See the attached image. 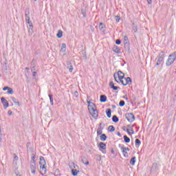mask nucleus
Here are the masks:
<instances>
[{
	"instance_id": "nucleus-1",
	"label": "nucleus",
	"mask_w": 176,
	"mask_h": 176,
	"mask_svg": "<svg viewBox=\"0 0 176 176\" xmlns=\"http://www.w3.org/2000/svg\"><path fill=\"white\" fill-rule=\"evenodd\" d=\"M176 60V51L173 52L172 54H170L168 57V59L166 63V67H170Z\"/></svg>"
},
{
	"instance_id": "nucleus-2",
	"label": "nucleus",
	"mask_w": 176,
	"mask_h": 176,
	"mask_svg": "<svg viewBox=\"0 0 176 176\" xmlns=\"http://www.w3.org/2000/svg\"><path fill=\"white\" fill-rule=\"evenodd\" d=\"M125 118L129 122V123H133L135 120V116L132 113H128L125 114Z\"/></svg>"
},
{
	"instance_id": "nucleus-3",
	"label": "nucleus",
	"mask_w": 176,
	"mask_h": 176,
	"mask_svg": "<svg viewBox=\"0 0 176 176\" xmlns=\"http://www.w3.org/2000/svg\"><path fill=\"white\" fill-rule=\"evenodd\" d=\"M124 49L130 52V42L129 41V37H127V36H124Z\"/></svg>"
},
{
	"instance_id": "nucleus-4",
	"label": "nucleus",
	"mask_w": 176,
	"mask_h": 176,
	"mask_svg": "<svg viewBox=\"0 0 176 176\" xmlns=\"http://www.w3.org/2000/svg\"><path fill=\"white\" fill-rule=\"evenodd\" d=\"M164 60V54H160L159 56L155 58L156 65H160L162 63Z\"/></svg>"
},
{
	"instance_id": "nucleus-5",
	"label": "nucleus",
	"mask_w": 176,
	"mask_h": 176,
	"mask_svg": "<svg viewBox=\"0 0 176 176\" xmlns=\"http://www.w3.org/2000/svg\"><path fill=\"white\" fill-rule=\"evenodd\" d=\"M99 149L102 152V153H107V151H105L107 149V144L102 142H100L99 144Z\"/></svg>"
},
{
	"instance_id": "nucleus-6",
	"label": "nucleus",
	"mask_w": 176,
	"mask_h": 176,
	"mask_svg": "<svg viewBox=\"0 0 176 176\" xmlns=\"http://www.w3.org/2000/svg\"><path fill=\"white\" fill-rule=\"evenodd\" d=\"M120 74H123V72H122V71H118V74L115 73L113 74L114 76V79L116 80V82H117V83H120V80H119V77L121 76Z\"/></svg>"
},
{
	"instance_id": "nucleus-7",
	"label": "nucleus",
	"mask_w": 176,
	"mask_h": 176,
	"mask_svg": "<svg viewBox=\"0 0 176 176\" xmlns=\"http://www.w3.org/2000/svg\"><path fill=\"white\" fill-rule=\"evenodd\" d=\"M1 100L2 104H3V107H4V109H6V108H8V107H9V102L3 97H2L1 98Z\"/></svg>"
},
{
	"instance_id": "nucleus-8",
	"label": "nucleus",
	"mask_w": 176,
	"mask_h": 176,
	"mask_svg": "<svg viewBox=\"0 0 176 176\" xmlns=\"http://www.w3.org/2000/svg\"><path fill=\"white\" fill-rule=\"evenodd\" d=\"M92 116V118H94V119H97V118H98V111H97L96 109H95L94 110V111H91L89 112Z\"/></svg>"
},
{
	"instance_id": "nucleus-9",
	"label": "nucleus",
	"mask_w": 176,
	"mask_h": 176,
	"mask_svg": "<svg viewBox=\"0 0 176 176\" xmlns=\"http://www.w3.org/2000/svg\"><path fill=\"white\" fill-rule=\"evenodd\" d=\"M30 168L32 174H35L36 171V163L30 164Z\"/></svg>"
},
{
	"instance_id": "nucleus-10",
	"label": "nucleus",
	"mask_w": 176,
	"mask_h": 176,
	"mask_svg": "<svg viewBox=\"0 0 176 176\" xmlns=\"http://www.w3.org/2000/svg\"><path fill=\"white\" fill-rule=\"evenodd\" d=\"M113 52H114L115 53H117V54H120L121 52H120V49H119V47H118V45H114L112 49Z\"/></svg>"
},
{
	"instance_id": "nucleus-11",
	"label": "nucleus",
	"mask_w": 176,
	"mask_h": 176,
	"mask_svg": "<svg viewBox=\"0 0 176 176\" xmlns=\"http://www.w3.org/2000/svg\"><path fill=\"white\" fill-rule=\"evenodd\" d=\"M99 30L102 31V32H105V24H104V23L101 22L99 23Z\"/></svg>"
},
{
	"instance_id": "nucleus-12",
	"label": "nucleus",
	"mask_w": 176,
	"mask_h": 176,
	"mask_svg": "<svg viewBox=\"0 0 176 176\" xmlns=\"http://www.w3.org/2000/svg\"><path fill=\"white\" fill-rule=\"evenodd\" d=\"M25 21L29 24L30 29H29V32H31V30L34 28V26L32 25V22L31 21V19H25Z\"/></svg>"
},
{
	"instance_id": "nucleus-13",
	"label": "nucleus",
	"mask_w": 176,
	"mask_h": 176,
	"mask_svg": "<svg viewBox=\"0 0 176 176\" xmlns=\"http://www.w3.org/2000/svg\"><path fill=\"white\" fill-rule=\"evenodd\" d=\"M67 68L69 69V72H72V71H74V66H72V63H71L69 61H67Z\"/></svg>"
},
{
	"instance_id": "nucleus-14",
	"label": "nucleus",
	"mask_w": 176,
	"mask_h": 176,
	"mask_svg": "<svg viewBox=\"0 0 176 176\" xmlns=\"http://www.w3.org/2000/svg\"><path fill=\"white\" fill-rule=\"evenodd\" d=\"M122 79H124V74L122 73V76H120L118 80H120V83H122V85H123V86H126V83H124V81L122 80Z\"/></svg>"
},
{
	"instance_id": "nucleus-15",
	"label": "nucleus",
	"mask_w": 176,
	"mask_h": 176,
	"mask_svg": "<svg viewBox=\"0 0 176 176\" xmlns=\"http://www.w3.org/2000/svg\"><path fill=\"white\" fill-rule=\"evenodd\" d=\"M109 86L113 90H118V89H120L119 87L115 86V84L112 81L109 82Z\"/></svg>"
},
{
	"instance_id": "nucleus-16",
	"label": "nucleus",
	"mask_w": 176,
	"mask_h": 176,
	"mask_svg": "<svg viewBox=\"0 0 176 176\" xmlns=\"http://www.w3.org/2000/svg\"><path fill=\"white\" fill-rule=\"evenodd\" d=\"M88 109L89 112H94V103H91V104H88Z\"/></svg>"
},
{
	"instance_id": "nucleus-17",
	"label": "nucleus",
	"mask_w": 176,
	"mask_h": 176,
	"mask_svg": "<svg viewBox=\"0 0 176 176\" xmlns=\"http://www.w3.org/2000/svg\"><path fill=\"white\" fill-rule=\"evenodd\" d=\"M25 20H29L30 18V9L27 8L25 12Z\"/></svg>"
},
{
	"instance_id": "nucleus-18",
	"label": "nucleus",
	"mask_w": 176,
	"mask_h": 176,
	"mask_svg": "<svg viewBox=\"0 0 176 176\" xmlns=\"http://www.w3.org/2000/svg\"><path fill=\"white\" fill-rule=\"evenodd\" d=\"M106 115L107 118H111V116H112V110H111V109H107Z\"/></svg>"
},
{
	"instance_id": "nucleus-19",
	"label": "nucleus",
	"mask_w": 176,
	"mask_h": 176,
	"mask_svg": "<svg viewBox=\"0 0 176 176\" xmlns=\"http://www.w3.org/2000/svg\"><path fill=\"white\" fill-rule=\"evenodd\" d=\"M126 82L125 85L127 86V85H131L133 83V81H131V78L130 77H127L125 78Z\"/></svg>"
},
{
	"instance_id": "nucleus-20",
	"label": "nucleus",
	"mask_w": 176,
	"mask_h": 176,
	"mask_svg": "<svg viewBox=\"0 0 176 176\" xmlns=\"http://www.w3.org/2000/svg\"><path fill=\"white\" fill-rule=\"evenodd\" d=\"M100 101V102H107V96L101 95Z\"/></svg>"
},
{
	"instance_id": "nucleus-21",
	"label": "nucleus",
	"mask_w": 176,
	"mask_h": 176,
	"mask_svg": "<svg viewBox=\"0 0 176 176\" xmlns=\"http://www.w3.org/2000/svg\"><path fill=\"white\" fill-rule=\"evenodd\" d=\"M135 145L136 148H140V146L141 145V140H140V139H135Z\"/></svg>"
},
{
	"instance_id": "nucleus-22",
	"label": "nucleus",
	"mask_w": 176,
	"mask_h": 176,
	"mask_svg": "<svg viewBox=\"0 0 176 176\" xmlns=\"http://www.w3.org/2000/svg\"><path fill=\"white\" fill-rule=\"evenodd\" d=\"M81 162L83 163V164H85V166H89V161H87V159H86V157H83L81 160Z\"/></svg>"
},
{
	"instance_id": "nucleus-23",
	"label": "nucleus",
	"mask_w": 176,
	"mask_h": 176,
	"mask_svg": "<svg viewBox=\"0 0 176 176\" xmlns=\"http://www.w3.org/2000/svg\"><path fill=\"white\" fill-rule=\"evenodd\" d=\"M11 99L12 100L13 102H14L18 107H20V102H19V100H17L14 97H12Z\"/></svg>"
},
{
	"instance_id": "nucleus-24",
	"label": "nucleus",
	"mask_w": 176,
	"mask_h": 176,
	"mask_svg": "<svg viewBox=\"0 0 176 176\" xmlns=\"http://www.w3.org/2000/svg\"><path fill=\"white\" fill-rule=\"evenodd\" d=\"M40 173H41V175H44V174H46V167L40 168Z\"/></svg>"
},
{
	"instance_id": "nucleus-25",
	"label": "nucleus",
	"mask_w": 176,
	"mask_h": 176,
	"mask_svg": "<svg viewBox=\"0 0 176 176\" xmlns=\"http://www.w3.org/2000/svg\"><path fill=\"white\" fill-rule=\"evenodd\" d=\"M78 173H79V170H78V169H72V174L73 176L78 175Z\"/></svg>"
},
{
	"instance_id": "nucleus-26",
	"label": "nucleus",
	"mask_w": 176,
	"mask_h": 176,
	"mask_svg": "<svg viewBox=\"0 0 176 176\" xmlns=\"http://www.w3.org/2000/svg\"><path fill=\"white\" fill-rule=\"evenodd\" d=\"M39 164L41 165V164H46V161H45V157H40V162H39Z\"/></svg>"
},
{
	"instance_id": "nucleus-27",
	"label": "nucleus",
	"mask_w": 176,
	"mask_h": 176,
	"mask_svg": "<svg viewBox=\"0 0 176 176\" xmlns=\"http://www.w3.org/2000/svg\"><path fill=\"white\" fill-rule=\"evenodd\" d=\"M112 120L114 123H118V122H119V118H118L116 116H113L112 117Z\"/></svg>"
},
{
	"instance_id": "nucleus-28",
	"label": "nucleus",
	"mask_w": 176,
	"mask_h": 176,
	"mask_svg": "<svg viewBox=\"0 0 176 176\" xmlns=\"http://www.w3.org/2000/svg\"><path fill=\"white\" fill-rule=\"evenodd\" d=\"M48 97L50 98L51 105H54V102H53V95L49 94Z\"/></svg>"
},
{
	"instance_id": "nucleus-29",
	"label": "nucleus",
	"mask_w": 176,
	"mask_h": 176,
	"mask_svg": "<svg viewBox=\"0 0 176 176\" xmlns=\"http://www.w3.org/2000/svg\"><path fill=\"white\" fill-rule=\"evenodd\" d=\"M130 164L134 166L135 164V157H133L130 160Z\"/></svg>"
},
{
	"instance_id": "nucleus-30",
	"label": "nucleus",
	"mask_w": 176,
	"mask_h": 176,
	"mask_svg": "<svg viewBox=\"0 0 176 176\" xmlns=\"http://www.w3.org/2000/svg\"><path fill=\"white\" fill-rule=\"evenodd\" d=\"M100 140L101 141H107V135H105L104 133L100 135Z\"/></svg>"
},
{
	"instance_id": "nucleus-31",
	"label": "nucleus",
	"mask_w": 176,
	"mask_h": 176,
	"mask_svg": "<svg viewBox=\"0 0 176 176\" xmlns=\"http://www.w3.org/2000/svg\"><path fill=\"white\" fill-rule=\"evenodd\" d=\"M124 141L126 144H129V142H130V138L127 137V135H124Z\"/></svg>"
},
{
	"instance_id": "nucleus-32",
	"label": "nucleus",
	"mask_w": 176,
	"mask_h": 176,
	"mask_svg": "<svg viewBox=\"0 0 176 176\" xmlns=\"http://www.w3.org/2000/svg\"><path fill=\"white\" fill-rule=\"evenodd\" d=\"M56 36L58 38H61L63 36V30H58Z\"/></svg>"
},
{
	"instance_id": "nucleus-33",
	"label": "nucleus",
	"mask_w": 176,
	"mask_h": 176,
	"mask_svg": "<svg viewBox=\"0 0 176 176\" xmlns=\"http://www.w3.org/2000/svg\"><path fill=\"white\" fill-rule=\"evenodd\" d=\"M109 131H110V133H113V131H115V126H113V125H110L108 128Z\"/></svg>"
},
{
	"instance_id": "nucleus-34",
	"label": "nucleus",
	"mask_w": 176,
	"mask_h": 176,
	"mask_svg": "<svg viewBox=\"0 0 176 176\" xmlns=\"http://www.w3.org/2000/svg\"><path fill=\"white\" fill-rule=\"evenodd\" d=\"M119 146H120L121 151H122L123 152H124V151H130V148H129V147H123V146L121 147V144H119Z\"/></svg>"
},
{
	"instance_id": "nucleus-35",
	"label": "nucleus",
	"mask_w": 176,
	"mask_h": 176,
	"mask_svg": "<svg viewBox=\"0 0 176 176\" xmlns=\"http://www.w3.org/2000/svg\"><path fill=\"white\" fill-rule=\"evenodd\" d=\"M131 131L132 132H130V129H126V133L129 134V135H132V134H134V130L133 129H131Z\"/></svg>"
},
{
	"instance_id": "nucleus-36",
	"label": "nucleus",
	"mask_w": 176,
	"mask_h": 176,
	"mask_svg": "<svg viewBox=\"0 0 176 176\" xmlns=\"http://www.w3.org/2000/svg\"><path fill=\"white\" fill-rule=\"evenodd\" d=\"M122 153H123L124 157H129V153H127V151L126 150H121Z\"/></svg>"
},
{
	"instance_id": "nucleus-37",
	"label": "nucleus",
	"mask_w": 176,
	"mask_h": 176,
	"mask_svg": "<svg viewBox=\"0 0 176 176\" xmlns=\"http://www.w3.org/2000/svg\"><path fill=\"white\" fill-rule=\"evenodd\" d=\"M81 13H82L83 17H86V9H83V8H82V9L81 10Z\"/></svg>"
},
{
	"instance_id": "nucleus-38",
	"label": "nucleus",
	"mask_w": 176,
	"mask_h": 176,
	"mask_svg": "<svg viewBox=\"0 0 176 176\" xmlns=\"http://www.w3.org/2000/svg\"><path fill=\"white\" fill-rule=\"evenodd\" d=\"M8 94H13V93H14V91H13V89L10 88L8 89V91H7Z\"/></svg>"
},
{
	"instance_id": "nucleus-39",
	"label": "nucleus",
	"mask_w": 176,
	"mask_h": 176,
	"mask_svg": "<svg viewBox=\"0 0 176 176\" xmlns=\"http://www.w3.org/2000/svg\"><path fill=\"white\" fill-rule=\"evenodd\" d=\"M124 104H126V102H124V100H120L119 102V105L120 107H124Z\"/></svg>"
},
{
	"instance_id": "nucleus-40",
	"label": "nucleus",
	"mask_w": 176,
	"mask_h": 176,
	"mask_svg": "<svg viewBox=\"0 0 176 176\" xmlns=\"http://www.w3.org/2000/svg\"><path fill=\"white\" fill-rule=\"evenodd\" d=\"M72 165L73 166L74 170H78V168H79V166H78V165L75 164L74 162L72 163Z\"/></svg>"
},
{
	"instance_id": "nucleus-41",
	"label": "nucleus",
	"mask_w": 176,
	"mask_h": 176,
	"mask_svg": "<svg viewBox=\"0 0 176 176\" xmlns=\"http://www.w3.org/2000/svg\"><path fill=\"white\" fill-rule=\"evenodd\" d=\"M35 156H36V153L33 152L32 153V160H35V159H36Z\"/></svg>"
},
{
	"instance_id": "nucleus-42",
	"label": "nucleus",
	"mask_w": 176,
	"mask_h": 176,
	"mask_svg": "<svg viewBox=\"0 0 176 176\" xmlns=\"http://www.w3.org/2000/svg\"><path fill=\"white\" fill-rule=\"evenodd\" d=\"M133 31L134 32H137L138 31L137 26L134 23H133Z\"/></svg>"
},
{
	"instance_id": "nucleus-43",
	"label": "nucleus",
	"mask_w": 176,
	"mask_h": 176,
	"mask_svg": "<svg viewBox=\"0 0 176 176\" xmlns=\"http://www.w3.org/2000/svg\"><path fill=\"white\" fill-rule=\"evenodd\" d=\"M96 160H98V162H101V155H96Z\"/></svg>"
},
{
	"instance_id": "nucleus-44",
	"label": "nucleus",
	"mask_w": 176,
	"mask_h": 176,
	"mask_svg": "<svg viewBox=\"0 0 176 176\" xmlns=\"http://www.w3.org/2000/svg\"><path fill=\"white\" fill-rule=\"evenodd\" d=\"M116 21H117V23H119L120 21V16H116Z\"/></svg>"
},
{
	"instance_id": "nucleus-45",
	"label": "nucleus",
	"mask_w": 176,
	"mask_h": 176,
	"mask_svg": "<svg viewBox=\"0 0 176 176\" xmlns=\"http://www.w3.org/2000/svg\"><path fill=\"white\" fill-rule=\"evenodd\" d=\"M97 135H102V131H101L100 129H98L97 130Z\"/></svg>"
},
{
	"instance_id": "nucleus-46",
	"label": "nucleus",
	"mask_w": 176,
	"mask_h": 176,
	"mask_svg": "<svg viewBox=\"0 0 176 176\" xmlns=\"http://www.w3.org/2000/svg\"><path fill=\"white\" fill-rule=\"evenodd\" d=\"M19 160V156H17L16 154H14V162H17Z\"/></svg>"
},
{
	"instance_id": "nucleus-47",
	"label": "nucleus",
	"mask_w": 176,
	"mask_h": 176,
	"mask_svg": "<svg viewBox=\"0 0 176 176\" xmlns=\"http://www.w3.org/2000/svg\"><path fill=\"white\" fill-rule=\"evenodd\" d=\"M30 65L31 67H36V65H35V61L34 60H32Z\"/></svg>"
},
{
	"instance_id": "nucleus-48",
	"label": "nucleus",
	"mask_w": 176,
	"mask_h": 176,
	"mask_svg": "<svg viewBox=\"0 0 176 176\" xmlns=\"http://www.w3.org/2000/svg\"><path fill=\"white\" fill-rule=\"evenodd\" d=\"M116 45H120L122 43V41H120V39H117L116 41Z\"/></svg>"
},
{
	"instance_id": "nucleus-49",
	"label": "nucleus",
	"mask_w": 176,
	"mask_h": 176,
	"mask_svg": "<svg viewBox=\"0 0 176 176\" xmlns=\"http://www.w3.org/2000/svg\"><path fill=\"white\" fill-rule=\"evenodd\" d=\"M101 124H102L100 123V124H99V127L98 128V130H101V131H102V130H104V127H102V126H101Z\"/></svg>"
},
{
	"instance_id": "nucleus-50",
	"label": "nucleus",
	"mask_w": 176,
	"mask_h": 176,
	"mask_svg": "<svg viewBox=\"0 0 176 176\" xmlns=\"http://www.w3.org/2000/svg\"><path fill=\"white\" fill-rule=\"evenodd\" d=\"M58 173H60V170H58V169H56L55 170V175L56 176H60V174H58Z\"/></svg>"
},
{
	"instance_id": "nucleus-51",
	"label": "nucleus",
	"mask_w": 176,
	"mask_h": 176,
	"mask_svg": "<svg viewBox=\"0 0 176 176\" xmlns=\"http://www.w3.org/2000/svg\"><path fill=\"white\" fill-rule=\"evenodd\" d=\"M36 66H32V67H31V71H32V72H35V68H36Z\"/></svg>"
},
{
	"instance_id": "nucleus-52",
	"label": "nucleus",
	"mask_w": 176,
	"mask_h": 176,
	"mask_svg": "<svg viewBox=\"0 0 176 176\" xmlns=\"http://www.w3.org/2000/svg\"><path fill=\"white\" fill-rule=\"evenodd\" d=\"M63 49H67V45L65 43H62V47Z\"/></svg>"
},
{
	"instance_id": "nucleus-53",
	"label": "nucleus",
	"mask_w": 176,
	"mask_h": 176,
	"mask_svg": "<svg viewBox=\"0 0 176 176\" xmlns=\"http://www.w3.org/2000/svg\"><path fill=\"white\" fill-rule=\"evenodd\" d=\"M65 50H67V48H61L60 49V52H62L63 53H65Z\"/></svg>"
},
{
	"instance_id": "nucleus-54",
	"label": "nucleus",
	"mask_w": 176,
	"mask_h": 176,
	"mask_svg": "<svg viewBox=\"0 0 176 176\" xmlns=\"http://www.w3.org/2000/svg\"><path fill=\"white\" fill-rule=\"evenodd\" d=\"M111 155H115V150L113 148H111Z\"/></svg>"
},
{
	"instance_id": "nucleus-55",
	"label": "nucleus",
	"mask_w": 176,
	"mask_h": 176,
	"mask_svg": "<svg viewBox=\"0 0 176 176\" xmlns=\"http://www.w3.org/2000/svg\"><path fill=\"white\" fill-rule=\"evenodd\" d=\"M10 88V87H5L3 89V91H6V90H9Z\"/></svg>"
},
{
	"instance_id": "nucleus-56",
	"label": "nucleus",
	"mask_w": 176,
	"mask_h": 176,
	"mask_svg": "<svg viewBox=\"0 0 176 176\" xmlns=\"http://www.w3.org/2000/svg\"><path fill=\"white\" fill-rule=\"evenodd\" d=\"M148 5H152V0H147Z\"/></svg>"
},
{
	"instance_id": "nucleus-57",
	"label": "nucleus",
	"mask_w": 176,
	"mask_h": 176,
	"mask_svg": "<svg viewBox=\"0 0 176 176\" xmlns=\"http://www.w3.org/2000/svg\"><path fill=\"white\" fill-rule=\"evenodd\" d=\"M32 76L34 77L36 76V72H32Z\"/></svg>"
},
{
	"instance_id": "nucleus-58",
	"label": "nucleus",
	"mask_w": 176,
	"mask_h": 176,
	"mask_svg": "<svg viewBox=\"0 0 176 176\" xmlns=\"http://www.w3.org/2000/svg\"><path fill=\"white\" fill-rule=\"evenodd\" d=\"M42 167H46V164L40 165V168H42Z\"/></svg>"
},
{
	"instance_id": "nucleus-59",
	"label": "nucleus",
	"mask_w": 176,
	"mask_h": 176,
	"mask_svg": "<svg viewBox=\"0 0 176 176\" xmlns=\"http://www.w3.org/2000/svg\"><path fill=\"white\" fill-rule=\"evenodd\" d=\"M78 91H76L74 92V96H75V97H78Z\"/></svg>"
},
{
	"instance_id": "nucleus-60",
	"label": "nucleus",
	"mask_w": 176,
	"mask_h": 176,
	"mask_svg": "<svg viewBox=\"0 0 176 176\" xmlns=\"http://www.w3.org/2000/svg\"><path fill=\"white\" fill-rule=\"evenodd\" d=\"M12 111L9 110L8 111V116H10L12 115Z\"/></svg>"
},
{
	"instance_id": "nucleus-61",
	"label": "nucleus",
	"mask_w": 176,
	"mask_h": 176,
	"mask_svg": "<svg viewBox=\"0 0 176 176\" xmlns=\"http://www.w3.org/2000/svg\"><path fill=\"white\" fill-rule=\"evenodd\" d=\"M122 130L124 131H127V129H126V126H122Z\"/></svg>"
},
{
	"instance_id": "nucleus-62",
	"label": "nucleus",
	"mask_w": 176,
	"mask_h": 176,
	"mask_svg": "<svg viewBox=\"0 0 176 176\" xmlns=\"http://www.w3.org/2000/svg\"><path fill=\"white\" fill-rule=\"evenodd\" d=\"M117 135H118V137H122V134L120 133V132H118Z\"/></svg>"
},
{
	"instance_id": "nucleus-63",
	"label": "nucleus",
	"mask_w": 176,
	"mask_h": 176,
	"mask_svg": "<svg viewBox=\"0 0 176 176\" xmlns=\"http://www.w3.org/2000/svg\"><path fill=\"white\" fill-rule=\"evenodd\" d=\"M36 160H31L30 161V164H32V163H35Z\"/></svg>"
},
{
	"instance_id": "nucleus-64",
	"label": "nucleus",
	"mask_w": 176,
	"mask_h": 176,
	"mask_svg": "<svg viewBox=\"0 0 176 176\" xmlns=\"http://www.w3.org/2000/svg\"><path fill=\"white\" fill-rule=\"evenodd\" d=\"M87 104H89V105H90V104H91L92 102H90L89 100H87Z\"/></svg>"
}]
</instances>
